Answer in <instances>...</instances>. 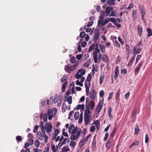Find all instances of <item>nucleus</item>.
Listing matches in <instances>:
<instances>
[{
  "mask_svg": "<svg viewBox=\"0 0 152 152\" xmlns=\"http://www.w3.org/2000/svg\"><path fill=\"white\" fill-rule=\"evenodd\" d=\"M94 33V35L93 37V40L94 41V42L95 43L96 42L97 40L99 38L100 35V33L98 31L96 30H95Z\"/></svg>",
  "mask_w": 152,
  "mask_h": 152,
  "instance_id": "nucleus-7",
  "label": "nucleus"
},
{
  "mask_svg": "<svg viewBox=\"0 0 152 152\" xmlns=\"http://www.w3.org/2000/svg\"><path fill=\"white\" fill-rule=\"evenodd\" d=\"M102 104L100 103V102H99V103L98 104V105H97L96 109L97 113H100L101 110L102 109Z\"/></svg>",
  "mask_w": 152,
  "mask_h": 152,
  "instance_id": "nucleus-13",
  "label": "nucleus"
},
{
  "mask_svg": "<svg viewBox=\"0 0 152 152\" xmlns=\"http://www.w3.org/2000/svg\"><path fill=\"white\" fill-rule=\"evenodd\" d=\"M110 21L113 23L114 24L116 23V21L115 18H110Z\"/></svg>",
  "mask_w": 152,
  "mask_h": 152,
  "instance_id": "nucleus-61",
  "label": "nucleus"
},
{
  "mask_svg": "<svg viewBox=\"0 0 152 152\" xmlns=\"http://www.w3.org/2000/svg\"><path fill=\"white\" fill-rule=\"evenodd\" d=\"M142 42L141 41L133 48V55H136V54L140 53L142 49Z\"/></svg>",
  "mask_w": 152,
  "mask_h": 152,
  "instance_id": "nucleus-2",
  "label": "nucleus"
},
{
  "mask_svg": "<svg viewBox=\"0 0 152 152\" xmlns=\"http://www.w3.org/2000/svg\"><path fill=\"white\" fill-rule=\"evenodd\" d=\"M90 111L89 109H86L84 111V115L91 116V115L90 114Z\"/></svg>",
  "mask_w": 152,
  "mask_h": 152,
  "instance_id": "nucleus-31",
  "label": "nucleus"
},
{
  "mask_svg": "<svg viewBox=\"0 0 152 152\" xmlns=\"http://www.w3.org/2000/svg\"><path fill=\"white\" fill-rule=\"evenodd\" d=\"M75 57L74 56H73L70 59V61L72 63H75Z\"/></svg>",
  "mask_w": 152,
  "mask_h": 152,
  "instance_id": "nucleus-41",
  "label": "nucleus"
},
{
  "mask_svg": "<svg viewBox=\"0 0 152 152\" xmlns=\"http://www.w3.org/2000/svg\"><path fill=\"white\" fill-rule=\"evenodd\" d=\"M67 79V77L64 76L63 77H62L61 79V82L63 83Z\"/></svg>",
  "mask_w": 152,
  "mask_h": 152,
  "instance_id": "nucleus-60",
  "label": "nucleus"
},
{
  "mask_svg": "<svg viewBox=\"0 0 152 152\" xmlns=\"http://www.w3.org/2000/svg\"><path fill=\"white\" fill-rule=\"evenodd\" d=\"M139 131V129L138 126L137 125L136 127L135 128L134 132L137 134H138Z\"/></svg>",
  "mask_w": 152,
  "mask_h": 152,
  "instance_id": "nucleus-49",
  "label": "nucleus"
},
{
  "mask_svg": "<svg viewBox=\"0 0 152 152\" xmlns=\"http://www.w3.org/2000/svg\"><path fill=\"white\" fill-rule=\"evenodd\" d=\"M136 14H137V11L136 10H134L133 11L132 13V17L133 19L134 20H135L136 17Z\"/></svg>",
  "mask_w": 152,
  "mask_h": 152,
  "instance_id": "nucleus-27",
  "label": "nucleus"
},
{
  "mask_svg": "<svg viewBox=\"0 0 152 152\" xmlns=\"http://www.w3.org/2000/svg\"><path fill=\"white\" fill-rule=\"evenodd\" d=\"M104 94V92L103 90H101L99 92V96L100 97H102Z\"/></svg>",
  "mask_w": 152,
  "mask_h": 152,
  "instance_id": "nucleus-64",
  "label": "nucleus"
},
{
  "mask_svg": "<svg viewBox=\"0 0 152 152\" xmlns=\"http://www.w3.org/2000/svg\"><path fill=\"white\" fill-rule=\"evenodd\" d=\"M67 140L68 142L69 141V140H68L66 138H65L63 139L62 142L61 141V142H59L58 144V146L60 148L62 146V145L65 144Z\"/></svg>",
  "mask_w": 152,
  "mask_h": 152,
  "instance_id": "nucleus-15",
  "label": "nucleus"
},
{
  "mask_svg": "<svg viewBox=\"0 0 152 152\" xmlns=\"http://www.w3.org/2000/svg\"><path fill=\"white\" fill-rule=\"evenodd\" d=\"M104 78V75L103 74H101L100 76V78L99 79L100 80V83L101 85L102 83L103 82Z\"/></svg>",
  "mask_w": 152,
  "mask_h": 152,
  "instance_id": "nucleus-29",
  "label": "nucleus"
},
{
  "mask_svg": "<svg viewBox=\"0 0 152 152\" xmlns=\"http://www.w3.org/2000/svg\"><path fill=\"white\" fill-rule=\"evenodd\" d=\"M33 152H42L41 149L34 148L33 149Z\"/></svg>",
  "mask_w": 152,
  "mask_h": 152,
  "instance_id": "nucleus-54",
  "label": "nucleus"
},
{
  "mask_svg": "<svg viewBox=\"0 0 152 152\" xmlns=\"http://www.w3.org/2000/svg\"><path fill=\"white\" fill-rule=\"evenodd\" d=\"M95 46V44H93L90 46L89 49L88 51V52L90 53L94 49Z\"/></svg>",
  "mask_w": 152,
  "mask_h": 152,
  "instance_id": "nucleus-22",
  "label": "nucleus"
},
{
  "mask_svg": "<svg viewBox=\"0 0 152 152\" xmlns=\"http://www.w3.org/2000/svg\"><path fill=\"white\" fill-rule=\"evenodd\" d=\"M76 65H74L72 66H68L66 65L65 66V70L67 72L70 73L71 71H73L77 67Z\"/></svg>",
  "mask_w": 152,
  "mask_h": 152,
  "instance_id": "nucleus-6",
  "label": "nucleus"
},
{
  "mask_svg": "<svg viewBox=\"0 0 152 152\" xmlns=\"http://www.w3.org/2000/svg\"><path fill=\"white\" fill-rule=\"evenodd\" d=\"M77 128V126L75 127L73 124L71 125L69 128V132L73 134L70 137L72 140L77 139L80 136L81 129H78Z\"/></svg>",
  "mask_w": 152,
  "mask_h": 152,
  "instance_id": "nucleus-1",
  "label": "nucleus"
},
{
  "mask_svg": "<svg viewBox=\"0 0 152 152\" xmlns=\"http://www.w3.org/2000/svg\"><path fill=\"white\" fill-rule=\"evenodd\" d=\"M147 31L148 32V36L150 37L152 35V30L150 28H147Z\"/></svg>",
  "mask_w": 152,
  "mask_h": 152,
  "instance_id": "nucleus-25",
  "label": "nucleus"
},
{
  "mask_svg": "<svg viewBox=\"0 0 152 152\" xmlns=\"http://www.w3.org/2000/svg\"><path fill=\"white\" fill-rule=\"evenodd\" d=\"M114 45L115 46L118 47H120V44L116 40L114 42Z\"/></svg>",
  "mask_w": 152,
  "mask_h": 152,
  "instance_id": "nucleus-51",
  "label": "nucleus"
},
{
  "mask_svg": "<svg viewBox=\"0 0 152 152\" xmlns=\"http://www.w3.org/2000/svg\"><path fill=\"white\" fill-rule=\"evenodd\" d=\"M69 151V148L68 145H66L63 147L62 149V152H66Z\"/></svg>",
  "mask_w": 152,
  "mask_h": 152,
  "instance_id": "nucleus-19",
  "label": "nucleus"
},
{
  "mask_svg": "<svg viewBox=\"0 0 152 152\" xmlns=\"http://www.w3.org/2000/svg\"><path fill=\"white\" fill-rule=\"evenodd\" d=\"M67 83V82H65L62 85L61 91L63 92H64L65 91V88Z\"/></svg>",
  "mask_w": 152,
  "mask_h": 152,
  "instance_id": "nucleus-30",
  "label": "nucleus"
},
{
  "mask_svg": "<svg viewBox=\"0 0 152 152\" xmlns=\"http://www.w3.org/2000/svg\"><path fill=\"white\" fill-rule=\"evenodd\" d=\"M80 70H79L77 73L76 74L75 77L77 79L81 78L82 76L81 74H80Z\"/></svg>",
  "mask_w": 152,
  "mask_h": 152,
  "instance_id": "nucleus-21",
  "label": "nucleus"
},
{
  "mask_svg": "<svg viewBox=\"0 0 152 152\" xmlns=\"http://www.w3.org/2000/svg\"><path fill=\"white\" fill-rule=\"evenodd\" d=\"M91 77H92V76H91V74H89L87 76V77L86 79V80H87L88 81H89L90 82V80H91Z\"/></svg>",
  "mask_w": 152,
  "mask_h": 152,
  "instance_id": "nucleus-50",
  "label": "nucleus"
},
{
  "mask_svg": "<svg viewBox=\"0 0 152 152\" xmlns=\"http://www.w3.org/2000/svg\"><path fill=\"white\" fill-rule=\"evenodd\" d=\"M40 127L42 131H43V132H44V128L45 127V126L44 124L42 121H41L40 122Z\"/></svg>",
  "mask_w": 152,
  "mask_h": 152,
  "instance_id": "nucleus-23",
  "label": "nucleus"
},
{
  "mask_svg": "<svg viewBox=\"0 0 152 152\" xmlns=\"http://www.w3.org/2000/svg\"><path fill=\"white\" fill-rule=\"evenodd\" d=\"M85 105L84 104H78L77 105L76 107V109L77 110H78L80 109H81V110H84V108Z\"/></svg>",
  "mask_w": 152,
  "mask_h": 152,
  "instance_id": "nucleus-17",
  "label": "nucleus"
},
{
  "mask_svg": "<svg viewBox=\"0 0 152 152\" xmlns=\"http://www.w3.org/2000/svg\"><path fill=\"white\" fill-rule=\"evenodd\" d=\"M86 35L84 31H82L80 32V36L81 38H83Z\"/></svg>",
  "mask_w": 152,
  "mask_h": 152,
  "instance_id": "nucleus-43",
  "label": "nucleus"
},
{
  "mask_svg": "<svg viewBox=\"0 0 152 152\" xmlns=\"http://www.w3.org/2000/svg\"><path fill=\"white\" fill-rule=\"evenodd\" d=\"M79 115V112L78 111L76 112L74 114V118L75 120L78 119Z\"/></svg>",
  "mask_w": 152,
  "mask_h": 152,
  "instance_id": "nucleus-33",
  "label": "nucleus"
},
{
  "mask_svg": "<svg viewBox=\"0 0 152 152\" xmlns=\"http://www.w3.org/2000/svg\"><path fill=\"white\" fill-rule=\"evenodd\" d=\"M135 56H136V55H133L132 57V58L130 60V61L129 63V64L130 63H132L133 62V61H134V60L135 59Z\"/></svg>",
  "mask_w": 152,
  "mask_h": 152,
  "instance_id": "nucleus-53",
  "label": "nucleus"
},
{
  "mask_svg": "<svg viewBox=\"0 0 152 152\" xmlns=\"http://www.w3.org/2000/svg\"><path fill=\"white\" fill-rule=\"evenodd\" d=\"M62 101V98H60L58 102V106L60 107L61 106V103Z\"/></svg>",
  "mask_w": 152,
  "mask_h": 152,
  "instance_id": "nucleus-46",
  "label": "nucleus"
},
{
  "mask_svg": "<svg viewBox=\"0 0 152 152\" xmlns=\"http://www.w3.org/2000/svg\"><path fill=\"white\" fill-rule=\"evenodd\" d=\"M96 48H95V50L93 53V58L94 59V61L95 63H97V53H99L100 52V50L98 48V45L96 44Z\"/></svg>",
  "mask_w": 152,
  "mask_h": 152,
  "instance_id": "nucleus-4",
  "label": "nucleus"
},
{
  "mask_svg": "<svg viewBox=\"0 0 152 152\" xmlns=\"http://www.w3.org/2000/svg\"><path fill=\"white\" fill-rule=\"evenodd\" d=\"M104 21L103 18H99V19L98 22V26L100 27V26Z\"/></svg>",
  "mask_w": 152,
  "mask_h": 152,
  "instance_id": "nucleus-24",
  "label": "nucleus"
},
{
  "mask_svg": "<svg viewBox=\"0 0 152 152\" xmlns=\"http://www.w3.org/2000/svg\"><path fill=\"white\" fill-rule=\"evenodd\" d=\"M95 124L96 126H100L99 121L98 120H96L92 124Z\"/></svg>",
  "mask_w": 152,
  "mask_h": 152,
  "instance_id": "nucleus-47",
  "label": "nucleus"
},
{
  "mask_svg": "<svg viewBox=\"0 0 152 152\" xmlns=\"http://www.w3.org/2000/svg\"><path fill=\"white\" fill-rule=\"evenodd\" d=\"M39 128V126L38 125H36L34 127L33 131L34 133H36Z\"/></svg>",
  "mask_w": 152,
  "mask_h": 152,
  "instance_id": "nucleus-58",
  "label": "nucleus"
},
{
  "mask_svg": "<svg viewBox=\"0 0 152 152\" xmlns=\"http://www.w3.org/2000/svg\"><path fill=\"white\" fill-rule=\"evenodd\" d=\"M59 133V131L58 129H56L55 131V132L54 133V138H55L56 136Z\"/></svg>",
  "mask_w": 152,
  "mask_h": 152,
  "instance_id": "nucleus-48",
  "label": "nucleus"
},
{
  "mask_svg": "<svg viewBox=\"0 0 152 152\" xmlns=\"http://www.w3.org/2000/svg\"><path fill=\"white\" fill-rule=\"evenodd\" d=\"M121 59V58L120 57L118 56L117 57V58L116 60L115 63L116 64H117L120 61Z\"/></svg>",
  "mask_w": 152,
  "mask_h": 152,
  "instance_id": "nucleus-62",
  "label": "nucleus"
},
{
  "mask_svg": "<svg viewBox=\"0 0 152 152\" xmlns=\"http://www.w3.org/2000/svg\"><path fill=\"white\" fill-rule=\"evenodd\" d=\"M87 141V140H86L85 138L81 139L79 142V145L80 147H82Z\"/></svg>",
  "mask_w": 152,
  "mask_h": 152,
  "instance_id": "nucleus-14",
  "label": "nucleus"
},
{
  "mask_svg": "<svg viewBox=\"0 0 152 152\" xmlns=\"http://www.w3.org/2000/svg\"><path fill=\"white\" fill-rule=\"evenodd\" d=\"M45 105V101L43 99L40 100V106L41 107H43Z\"/></svg>",
  "mask_w": 152,
  "mask_h": 152,
  "instance_id": "nucleus-57",
  "label": "nucleus"
},
{
  "mask_svg": "<svg viewBox=\"0 0 152 152\" xmlns=\"http://www.w3.org/2000/svg\"><path fill=\"white\" fill-rule=\"evenodd\" d=\"M72 96H70L68 97L67 99L68 102L69 104H71L72 103Z\"/></svg>",
  "mask_w": 152,
  "mask_h": 152,
  "instance_id": "nucleus-36",
  "label": "nucleus"
},
{
  "mask_svg": "<svg viewBox=\"0 0 152 152\" xmlns=\"http://www.w3.org/2000/svg\"><path fill=\"white\" fill-rule=\"evenodd\" d=\"M57 112V109L56 108H54L53 110L51 109H49L48 111V115L51 116L53 115V113L54 114V115H55Z\"/></svg>",
  "mask_w": 152,
  "mask_h": 152,
  "instance_id": "nucleus-9",
  "label": "nucleus"
},
{
  "mask_svg": "<svg viewBox=\"0 0 152 152\" xmlns=\"http://www.w3.org/2000/svg\"><path fill=\"white\" fill-rule=\"evenodd\" d=\"M84 120L85 124L88 125L91 122V116L84 115Z\"/></svg>",
  "mask_w": 152,
  "mask_h": 152,
  "instance_id": "nucleus-8",
  "label": "nucleus"
},
{
  "mask_svg": "<svg viewBox=\"0 0 152 152\" xmlns=\"http://www.w3.org/2000/svg\"><path fill=\"white\" fill-rule=\"evenodd\" d=\"M58 145H56V148L53 144H51V149L53 152H56L58 150Z\"/></svg>",
  "mask_w": 152,
  "mask_h": 152,
  "instance_id": "nucleus-16",
  "label": "nucleus"
},
{
  "mask_svg": "<svg viewBox=\"0 0 152 152\" xmlns=\"http://www.w3.org/2000/svg\"><path fill=\"white\" fill-rule=\"evenodd\" d=\"M52 125L50 123L47 122L44 128V131L48 133H49L51 132L52 130Z\"/></svg>",
  "mask_w": 152,
  "mask_h": 152,
  "instance_id": "nucleus-5",
  "label": "nucleus"
},
{
  "mask_svg": "<svg viewBox=\"0 0 152 152\" xmlns=\"http://www.w3.org/2000/svg\"><path fill=\"white\" fill-rule=\"evenodd\" d=\"M142 28L140 26H138V35L140 36H141V34L142 32Z\"/></svg>",
  "mask_w": 152,
  "mask_h": 152,
  "instance_id": "nucleus-20",
  "label": "nucleus"
},
{
  "mask_svg": "<svg viewBox=\"0 0 152 152\" xmlns=\"http://www.w3.org/2000/svg\"><path fill=\"white\" fill-rule=\"evenodd\" d=\"M96 93L94 89L90 90V98L93 100H95Z\"/></svg>",
  "mask_w": 152,
  "mask_h": 152,
  "instance_id": "nucleus-10",
  "label": "nucleus"
},
{
  "mask_svg": "<svg viewBox=\"0 0 152 152\" xmlns=\"http://www.w3.org/2000/svg\"><path fill=\"white\" fill-rule=\"evenodd\" d=\"M95 127L94 126H92L90 127V131L91 132H94V131L95 130Z\"/></svg>",
  "mask_w": 152,
  "mask_h": 152,
  "instance_id": "nucleus-55",
  "label": "nucleus"
},
{
  "mask_svg": "<svg viewBox=\"0 0 152 152\" xmlns=\"http://www.w3.org/2000/svg\"><path fill=\"white\" fill-rule=\"evenodd\" d=\"M69 145L71 148H74L75 145V143L74 141H71L70 142Z\"/></svg>",
  "mask_w": 152,
  "mask_h": 152,
  "instance_id": "nucleus-37",
  "label": "nucleus"
},
{
  "mask_svg": "<svg viewBox=\"0 0 152 152\" xmlns=\"http://www.w3.org/2000/svg\"><path fill=\"white\" fill-rule=\"evenodd\" d=\"M105 15V13L104 12L102 11V12L100 16H99V18H103L104 17Z\"/></svg>",
  "mask_w": 152,
  "mask_h": 152,
  "instance_id": "nucleus-52",
  "label": "nucleus"
},
{
  "mask_svg": "<svg viewBox=\"0 0 152 152\" xmlns=\"http://www.w3.org/2000/svg\"><path fill=\"white\" fill-rule=\"evenodd\" d=\"M110 146L111 142L109 140H108L106 144V147L107 148V150H108L109 149Z\"/></svg>",
  "mask_w": 152,
  "mask_h": 152,
  "instance_id": "nucleus-32",
  "label": "nucleus"
},
{
  "mask_svg": "<svg viewBox=\"0 0 152 152\" xmlns=\"http://www.w3.org/2000/svg\"><path fill=\"white\" fill-rule=\"evenodd\" d=\"M79 70H80V74H81L82 76L85 75L86 72V70L83 69H80Z\"/></svg>",
  "mask_w": 152,
  "mask_h": 152,
  "instance_id": "nucleus-35",
  "label": "nucleus"
},
{
  "mask_svg": "<svg viewBox=\"0 0 152 152\" xmlns=\"http://www.w3.org/2000/svg\"><path fill=\"white\" fill-rule=\"evenodd\" d=\"M90 83L89 81H85V86L86 88H89L90 87Z\"/></svg>",
  "mask_w": 152,
  "mask_h": 152,
  "instance_id": "nucleus-28",
  "label": "nucleus"
},
{
  "mask_svg": "<svg viewBox=\"0 0 152 152\" xmlns=\"http://www.w3.org/2000/svg\"><path fill=\"white\" fill-rule=\"evenodd\" d=\"M76 83L77 85H79L81 87L83 86L82 83L80 81L78 80L76 81Z\"/></svg>",
  "mask_w": 152,
  "mask_h": 152,
  "instance_id": "nucleus-40",
  "label": "nucleus"
},
{
  "mask_svg": "<svg viewBox=\"0 0 152 152\" xmlns=\"http://www.w3.org/2000/svg\"><path fill=\"white\" fill-rule=\"evenodd\" d=\"M47 114L46 113L44 114L43 116V121L45 122H47Z\"/></svg>",
  "mask_w": 152,
  "mask_h": 152,
  "instance_id": "nucleus-42",
  "label": "nucleus"
},
{
  "mask_svg": "<svg viewBox=\"0 0 152 152\" xmlns=\"http://www.w3.org/2000/svg\"><path fill=\"white\" fill-rule=\"evenodd\" d=\"M95 107V104L94 101H93L91 105L90 109L91 110H93Z\"/></svg>",
  "mask_w": 152,
  "mask_h": 152,
  "instance_id": "nucleus-45",
  "label": "nucleus"
},
{
  "mask_svg": "<svg viewBox=\"0 0 152 152\" xmlns=\"http://www.w3.org/2000/svg\"><path fill=\"white\" fill-rule=\"evenodd\" d=\"M82 55L81 54H78L76 56V58L78 60H80L82 57Z\"/></svg>",
  "mask_w": 152,
  "mask_h": 152,
  "instance_id": "nucleus-63",
  "label": "nucleus"
},
{
  "mask_svg": "<svg viewBox=\"0 0 152 152\" xmlns=\"http://www.w3.org/2000/svg\"><path fill=\"white\" fill-rule=\"evenodd\" d=\"M139 144V142L138 141H136L133 143H132L130 146L129 148H131L133 146L135 145H137Z\"/></svg>",
  "mask_w": 152,
  "mask_h": 152,
  "instance_id": "nucleus-38",
  "label": "nucleus"
},
{
  "mask_svg": "<svg viewBox=\"0 0 152 152\" xmlns=\"http://www.w3.org/2000/svg\"><path fill=\"white\" fill-rule=\"evenodd\" d=\"M113 9V7H111L108 6L107 7L105 11L106 17L109 16Z\"/></svg>",
  "mask_w": 152,
  "mask_h": 152,
  "instance_id": "nucleus-11",
  "label": "nucleus"
},
{
  "mask_svg": "<svg viewBox=\"0 0 152 152\" xmlns=\"http://www.w3.org/2000/svg\"><path fill=\"white\" fill-rule=\"evenodd\" d=\"M43 134H42L40 132L38 131L37 133V137L40 140H42L44 139V142L46 143L48 142V137L46 134L45 131L44 132L42 131Z\"/></svg>",
  "mask_w": 152,
  "mask_h": 152,
  "instance_id": "nucleus-3",
  "label": "nucleus"
},
{
  "mask_svg": "<svg viewBox=\"0 0 152 152\" xmlns=\"http://www.w3.org/2000/svg\"><path fill=\"white\" fill-rule=\"evenodd\" d=\"M149 138L148 137V134H146L145 135V143H147L149 141Z\"/></svg>",
  "mask_w": 152,
  "mask_h": 152,
  "instance_id": "nucleus-59",
  "label": "nucleus"
},
{
  "mask_svg": "<svg viewBox=\"0 0 152 152\" xmlns=\"http://www.w3.org/2000/svg\"><path fill=\"white\" fill-rule=\"evenodd\" d=\"M99 47L102 53H104L105 52L106 48L104 45L101 44H99Z\"/></svg>",
  "mask_w": 152,
  "mask_h": 152,
  "instance_id": "nucleus-18",
  "label": "nucleus"
},
{
  "mask_svg": "<svg viewBox=\"0 0 152 152\" xmlns=\"http://www.w3.org/2000/svg\"><path fill=\"white\" fill-rule=\"evenodd\" d=\"M107 3L110 6H113L115 4L114 0H108L107 1Z\"/></svg>",
  "mask_w": 152,
  "mask_h": 152,
  "instance_id": "nucleus-26",
  "label": "nucleus"
},
{
  "mask_svg": "<svg viewBox=\"0 0 152 152\" xmlns=\"http://www.w3.org/2000/svg\"><path fill=\"white\" fill-rule=\"evenodd\" d=\"M40 145V142L38 140H36L34 142L35 145L37 147H38Z\"/></svg>",
  "mask_w": 152,
  "mask_h": 152,
  "instance_id": "nucleus-39",
  "label": "nucleus"
},
{
  "mask_svg": "<svg viewBox=\"0 0 152 152\" xmlns=\"http://www.w3.org/2000/svg\"><path fill=\"white\" fill-rule=\"evenodd\" d=\"M141 57V56L140 55H137L136 60L135 64H136L138 62L139 60L140 59Z\"/></svg>",
  "mask_w": 152,
  "mask_h": 152,
  "instance_id": "nucleus-44",
  "label": "nucleus"
},
{
  "mask_svg": "<svg viewBox=\"0 0 152 152\" xmlns=\"http://www.w3.org/2000/svg\"><path fill=\"white\" fill-rule=\"evenodd\" d=\"M142 63L140 62V64L138 65L137 68L135 69V71L137 72H138L139 71L141 67V66L142 65Z\"/></svg>",
  "mask_w": 152,
  "mask_h": 152,
  "instance_id": "nucleus-34",
  "label": "nucleus"
},
{
  "mask_svg": "<svg viewBox=\"0 0 152 152\" xmlns=\"http://www.w3.org/2000/svg\"><path fill=\"white\" fill-rule=\"evenodd\" d=\"M118 69V66H116L115 69V75L114 77V78L115 80H116L117 78L118 77L119 75V72Z\"/></svg>",
  "mask_w": 152,
  "mask_h": 152,
  "instance_id": "nucleus-12",
  "label": "nucleus"
},
{
  "mask_svg": "<svg viewBox=\"0 0 152 152\" xmlns=\"http://www.w3.org/2000/svg\"><path fill=\"white\" fill-rule=\"evenodd\" d=\"M133 7V4L132 3H130L129 6L126 8V9L129 10L132 8Z\"/></svg>",
  "mask_w": 152,
  "mask_h": 152,
  "instance_id": "nucleus-56",
  "label": "nucleus"
}]
</instances>
